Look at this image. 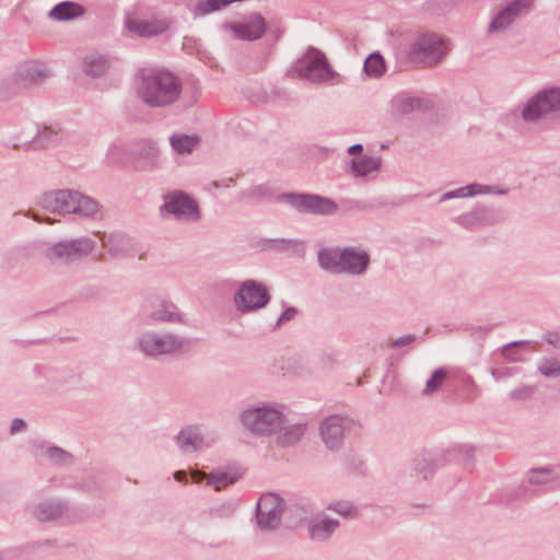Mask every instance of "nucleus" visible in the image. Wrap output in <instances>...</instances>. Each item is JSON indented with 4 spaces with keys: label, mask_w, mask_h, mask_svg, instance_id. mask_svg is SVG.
Masks as SVG:
<instances>
[{
    "label": "nucleus",
    "mask_w": 560,
    "mask_h": 560,
    "mask_svg": "<svg viewBox=\"0 0 560 560\" xmlns=\"http://www.w3.org/2000/svg\"><path fill=\"white\" fill-rule=\"evenodd\" d=\"M178 92V82L170 72L159 71L143 77L141 95L149 105L162 106L172 103Z\"/></svg>",
    "instance_id": "f257e3e1"
},
{
    "label": "nucleus",
    "mask_w": 560,
    "mask_h": 560,
    "mask_svg": "<svg viewBox=\"0 0 560 560\" xmlns=\"http://www.w3.org/2000/svg\"><path fill=\"white\" fill-rule=\"evenodd\" d=\"M318 260L324 269L332 272L347 271L360 273L365 269L369 257L365 253H358L350 249H345L343 252L326 249L319 253Z\"/></svg>",
    "instance_id": "f03ea898"
},
{
    "label": "nucleus",
    "mask_w": 560,
    "mask_h": 560,
    "mask_svg": "<svg viewBox=\"0 0 560 560\" xmlns=\"http://www.w3.org/2000/svg\"><path fill=\"white\" fill-rule=\"evenodd\" d=\"M45 205L56 211L92 215L97 211V203L74 191L60 190L46 196Z\"/></svg>",
    "instance_id": "7ed1b4c3"
},
{
    "label": "nucleus",
    "mask_w": 560,
    "mask_h": 560,
    "mask_svg": "<svg viewBox=\"0 0 560 560\" xmlns=\"http://www.w3.org/2000/svg\"><path fill=\"white\" fill-rule=\"evenodd\" d=\"M294 72L300 78L314 82L325 81L330 77V69L324 54L311 49L296 62Z\"/></svg>",
    "instance_id": "20e7f679"
},
{
    "label": "nucleus",
    "mask_w": 560,
    "mask_h": 560,
    "mask_svg": "<svg viewBox=\"0 0 560 560\" xmlns=\"http://www.w3.org/2000/svg\"><path fill=\"white\" fill-rule=\"evenodd\" d=\"M446 52L443 40L435 34L425 33L419 36L411 49V57L424 65L436 63Z\"/></svg>",
    "instance_id": "39448f33"
},
{
    "label": "nucleus",
    "mask_w": 560,
    "mask_h": 560,
    "mask_svg": "<svg viewBox=\"0 0 560 560\" xmlns=\"http://www.w3.org/2000/svg\"><path fill=\"white\" fill-rule=\"evenodd\" d=\"M243 423L253 432L271 433L281 424V415L271 408H255L243 413Z\"/></svg>",
    "instance_id": "423d86ee"
},
{
    "label": "nucleus",
    "mask_w": 560,
    "mask_h": 560,
    "mask_svg": "<svg viewBox=\"0 0 560 560\" xmlns=\"http://www.w3.org/2000/svg\"><path fill=\"white\" fill-rule=\"evenodd\" d=\"M560 108V91L549 90L530 100L523 110V118L532 121Z\"/></svg>",
    "instance_id": "0eeeda50"
},
{
    "label": "nucleus",
    "mask_w": 560,
    "mask_h": 560,
    "mask_svg": "<svg viewBox=\"0 0 560 560\" xmlns=\"http://www.w3.org/2000/svg\"><path fill=\"white\" fill-rule=\"evenodd\" d=\"M282 513L281 499L275 493L264 494L257 505V522L260 528H275Z\"/></svg>",
    "instance_id": "6e6552de"
},
{
    "label": "nucleus",
    "mask_w": 560,
    "mask_h": 560,
    "mask_svg": "<svg viewBox=\"0 0 560 560\" xmlns=\"http://www.w3.org/2000/svg\"><path fill=\"white\" fill-rule=\"evenodd\" d=\"M265 287L255 281H246L240 289L235 303L240 310L248 311L264 306L268 302Z\"/></svg>",
    "instance_id": "1a4fd4ad"
},
{
    "label": "nucleus",
    "mask_w": 560,
    "mask_h": 560,
    "mask_svg": "<svg viewBox=\"0 0 560 560\" xmlns=\"http://www.w3.org/2000/svg\"><path fill=\"white\" fill-rule=\"evenodd\" d=\"M126 26L131 33L141 36H154L163 33L168 27V22L163 19H154L152 21L144 20L136 14L127 18Z\"/></svg>",
    "instance_id": "9d476101"
},
{
    "label": "nucleus",
    "mask_w": 560,
    "mask_h": 560,
    "mask_svg": "<svg viewBox=\"0 0 560 560\" xmlns=\"http://www.w3.org/2000/svg\"><path fill=\"white\" fill-rule=\"evenodd\" d=\"M165 208L170 213L183 219H197L198 210L194 200L182 192H174L165 198Z\"/></svg>",
    "instance_id": "9b49d317"
},
{
    "label": "nucleus",
    "mask_w": 560,
    "mask_h": 560,
    "mask_svg": "<svg viewBox=\"0 0 560 560\" xmlns=\"http://www.w3.org/2000/svg\"><path fill=\"white\" fill-rule=\"evenodd\" d=\"M291 203L301 211H311L322 214L332 213L336 206L328 199H323L317 196L308 195H292L289 196Z\"/></svg>",
    "instance_id": "f8f14e48"
},
{
    "label": "nucleus",
    "mask_w": 560,
    "mask_h": 560,
    "mask_svg": "<svg viewBox=\"0 0 560 560\" xmlns=\"http://www.w3.org/2000/svg\"><path fill=\"white\" fill-rule=\"evenodd\" d=\"M92 250L88 241H75L71 243L57 244L51 248L50 258L55 260H70L80 258Z\"/></svg>",
    "instance_id": "ddd939ff"
},
{
    "label": "nucleus",
    "mask_w": 560,
    "mask_h": 560,
    "mask_svg": "<svg viewBox=\"0 0 560 560\" xmlns=\"http://www.w3.org/2000/svg\"><path fill=\"white\" fill-rule=\"evenodd\" d=\"M229 28L241 39H256L265 33V21L260 15H252L245 22L233 23Z\"/></svg>",
    "instance_id": "4468645a"
},
{
    "label": "nucleus",
    "mask_w": 560,
    "mask_h": 560,
    "mask_svg": "<svg viewBox=\"0 0 560 560\" xmlns=\"http://www.w3.org/2000/svg\"><path fill=\"white\" fill-rule=\"evenodd\" d=\"M529 5L530 0H514L494 18L490 25V31L504 30L518 13L529 8Z\"/></svg>",
    "instance_id": "2eb2a0df"
},
{
    "label": "nucleus",
    "mask_w": 560,
    "mask_h": 560,
    "mask_svg": "<svg viewBox=\"0 0 560 560\" xmlns=\"http://www.w3.org/2000/svg\"><path fill=\"white\" fill-rule=\"evenodd\" d=\"M178 343L175 338L166 336L159 338L156 336H147L141 341L142 350L150 355L168 353L177 349Z\"/></svg>",
    "instance_id": "dca6fc26"
},
{
    "label": "nucleus",
    "mask_w": 560,
    "mask_h": 560,
    "mask_svg": "<svg viewBox=\"0 0 560 560\" xmlns=\"http://www.w3.org/2000/svg\"><path fill=\"white\" fill-rule=\"evenodd\" d=\"M320 434L328 447H336L343 436L341 419L338 417H330L325 420L320 428Z\"/></svg>",
    "instance_id": "f3484780"
},
{
    "label": "nucleus",
    "mask_w": 560,
    "mask_h": 560,
    "mask_svg": "<svg viewBox=\"0 0 560 560\" xmlns=\"http://www.w3.org/2000/svg\"><path fill=\"white\" fill-rule=\"evenodd\" d=\"M191 479L195 482H200L202 479L207 480V485L213 487L214 490H221L230 483H233L236 480V477L231 476L226 472L211 474L207 476L200 471H194L191 474Z\"/></svg>",
    "instance_id": "a211bd4d"
},
{
    "label": "nucleus",
    "mask_w": 560,
    "mask_h": 560,
    "mask_svg": "<svg viewBox=\"0 0 560 560\" xmlns=\"http://www.w3.org/2000/svg\"><path fill=\"white\" fill-rule=\"evenodd\" d=\"M177 444L184 453H192L201 447L202 439L192 428H186L179 432Z\"/></svg>",
    "instance_id": "6ab92c4d"
},
{
    "label": "nucleus",
    "mask_w": 560,
    "mask_h": 560,
    "mask_svg": "<svg viewBox=\"0 0 560 560\" xmlns=\"http://www.w3.org/2000/svg\"><path fill=\"white\" fill-rule=\"evenodd\" d=\"M83 8L73 2H62L50 11V16L58 21L78 18L83 14Z\"/></svg>",
    "instance_id": "aec40b11"
},
{
    "label": "nucleus",
    "mask_w": 560,
    "mask_h": 560,
    "mask_svg": "<svg viewBox=\"0 0 560 560\" xmlns=\"http://www.w3.org/2000/svg\"><path fill=\"white\" fill-rule=\"evenodd\" d=\"M386 71V62L378 52L371 54L364 62V73L372 79L381 78Z\"/></svg>",
    "instance_id": "412c9836"
},
{
    "label": "nucleus",
    "mask_w": 560,
    "mask_h": 560,
    "mask_svg": "<svg viewBox=\"0 0 560 560\" xmlns=\"http://www.w3.org/2000/svg\"><path fill=\"white\" fill-rule=\"evenodd\" d=\"M380 165L381 161L377 158L362 156L352 161V170L360 176L377 171Z\"/></svg>",
    "instance_id": "4be33fe9"
},
{
    "label": "nucleus",
    "mask_w": 560,
    "mask_h": 560,
    "mask_svg": "<svg viewBox=\"0 0 560 560\" xmlns=\"http://www.w3.org/2000/svg\"><path fill=\"white\" fill-rule=\"evenodd\" d=\"M172 147L178 153H190L198 144L195 136L175 135L171 139Z\"/></svg>",
    "instance_id": "5701e85b"
},
{
    "label": "nucleus",
    "mask_w": 560,
    "mask_h": 560,
    "mask_svg": "<svg viewBox=\"0 0 560 560\" xmlns=\"http://www.w3.org/2000/svg\"><path fill=\"white\" fill-rule=\"evenodd\" d=\"M337 523L325 520L316 521L310 529L311 538L315 540H322L329 536V534L336 528Z\"/></svg>",
    "instance_id": "b1692460"
},
{
    "label": "nucleus",
    "mask_w": 560,
    "mask_h": 560,
    "mask_svg": "<svg viewBox=\"0 0 560 560\" xmlns=\"http://www.w3.org/2000/svg\"><path fill=\"white\" fill-rule=\"evenodd\" d=\"M106 68L107 63L103 58H97L86 63V72L93 77L103 74Z\"/></svg>",
    "instance_id": "393cba45"
},
{
    "label": "nucleus",
    "mask_w": 560,
    "mask_h": 560,
    "mask_svg": "<svg viewBox=\"0 0 560 560\" xmlns=\"http://www.w3.org/2000/svg\"><path fill=\"white\" fill-rule=\"evenodd\" d=\"M303 433H304L303 425L290 427L283 435V443L284 444L294 443L303 435Z\"/></svg>",
    "instance_id": "a878e982"
},
{
    "label": "nucleus",
    "mask_w": 560,
    "mask_h": 560,
    "mask_svg": "<svg viewBox=\"0 0 560 560\" xmlns=\"http://www.w3.org/2000/svg\"><path fill=\"white\" fill-rule=\"evenodd\" d=\"M446 373L443 370H438L433 373L432 377L428 381L425 392H434L445 380Z\"/></svg>",
    "instance_id": "bb28decb"
},
{
    "label": "nucleus",
    "mask_w": 560,
    "mask_h": 560,
    "mask_svg": "<svg viewBox=\"0 0 560 560\" xmlns=\"http://www.w3.org/2000/svg\"><path fill=\"white\" fill-rule=\"evenodd\" d=\"M552 475L555 474L546 469H535L530 474V481L534 483H544L549 481ZM556 475L558 476L559 474L557 472Z\"/></svg>",
    "instance_id": "cd10ccee"
},
{
    "label": "nucleus",
    "mask_w": 560,
    "mask_h": 560,
    "mask_svg": "<svg viewBox=\"0 0 560 560\" xmlns=\"http://www.w3.org/2000/svg\"><path fill=\"white\" fill-rule=\"evenodd\" d=\"M483 190L478 185H470L464 188H460L459 190L450 194L447 197H468L474 196L476 194H481Z\"/></svg>",
    "instance_id": "c85d7f7f"
},
{
    "label": "nucleus",
    "mask_w": 560,
    "mask_h": 560,
    "mask_svg": "<svg viewBox=\"0 0 560 560\" xmlns=\"http://www.w3.org/2000/svg\"><path fill=\"white\" fill-rule=\"evenodd\" d=\"M166 307H167V310H165L164 312H155L154 316L159 319H164V320L177 319L178 316L174 311L175 307L173 305H167Z\"/></svg>",
    "instance_id": "c756f323"
},
{
    "label": "nucleus",
    "mask_w": 560,
    "mask_h": 560,
    "mask_svg": "<svg viewBox=\"0 0 560 560\" xmlns=\"http://www.w3.org/2000/svg\"><path fill=\"white\" fill-rule=\"evenodd\" d=\"M540 371L544 375H558L560 374V365L557 362L545 363L540 366Z\"/></svg>",
    "instance_id": "7c9ffc66"
},
{
    "label": "nucleus",
    "mask_w": 560,
    "mask_h": 560,
    "mask_svg": "<svg viewBox=\"0 0 560 560\" xmlns=\"http://www.w3.org/2000/svg\"><path fill=\"white\" fill-rule=\"evenodd\" d=\"M24 427H25V422H24L22 419H15V420L12 422L11 431H12L13 433H14V432H19V431H21Z\"/></svg>",
    "instance_id": "2f4dec72"
},
{
    "label": "nucleus",
    "mask_w": 560,
    "mask_h": 560,
    "mask_svg": "<svg viewBox=\"0 0 560 560\" xmlns=\"http://www.w3.org/2000/svg\"><path fill=\"white\" fill-rule=\"evenodd\" d=\"M48 452L51 457L59 458L62 462L67 457V455L59 448H50Z\"/></svg>",
    "instance_id": "473e14b6"
},
{
    "label": "nucleus",
    "mask_w": 560,
    "mask_h": 560,
    "mask_svg": "<svg viewBox=\"0 0 560 560\" xmlns=\"http://www.w3.org/2000/svg\"><path fill=\"white\" fill-rule=\"evenodd\" d=\"M295 310L294 308H289L282 315L281 317L279 318V323H282V322H285V320H289L292 316L295 315Z\"/></svg>",
    "instance_id": "72a5a7b5"
},
{
    "label": "nucleus",
    "mask_w": 560,
    "mask_h": 560,
    "mask_svg": "<svg viewBox=\"0 0 560 560\" xmlns=\"http://www.w3.org/2000/svg\"><path fill=\"white\" fill-rule=\"evenodd\" d=\"M174 478L180 482L186 479V472L184 470H178L174 474Z\"/></svg>",
    "instance_id": "f704fd0d"
},
{
    "label": "nucleus",
    "mask_w": 560,
    "mask_h": 560,
    "mask_svg": "<svg viewBox=\"0 0 560 560\" xmlns=\"http://www.w3.org/2000/svg\"><path fill=\"white\" fill-rule=\"evenodd\" d=\"M361 150H362L361 144H354L349 148V153L355 154V153L360 152Z\"/></svg>",
    "instance_id": "c9c22d12"
},
{
    "label": "nucleus",
    "mask_w": 560,
    "mask_h": 560,
    "mask_svg": "<svg viewBox=\"0 0 560 560\" xmlns=\"http://www.w3.org/2000/svg\"><path fill=\"white\" fill-rule=\"evenodd\" d=\"M556 339H549V342L560 348V336L553 335Z\"/></svg>",
    "instance_id": "e433bc0d"
},
{
    "label": "nucleus",
    "mask_w": 560,
    "mask_h": 560,
    "mask_svg": "<svg viewBox=\"0 0 560 560\" xmlns=\"http://www.w3.org/2000/svg\"><path fill=\"white\" fill-rule=\"evenodd\" d=\"M338 512L342 515H350L351 514V508L350 506H346L343 510H338Z\"/></svg>",
    "instance_id": "4c0bfd02"
},
{
    "label": "nucleus",
    "mask_w": 560,
    "mask_h": 560,
    "mask_svg": "<svg viewBox=\"0 0 560 560\" xmlns=\"http://www.w3.org/2000/svg\"><path fill=\"white\" fill-rule=\"evenodd\" d=\"M348 265H357V260L353 258H350L347 260Z\"/></svg>",
    "instance_id": "58836bf2"
}]
</instances>
